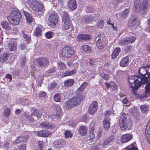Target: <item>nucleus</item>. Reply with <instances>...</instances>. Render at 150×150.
<instances>
[{
  "mask_svg": "<svg viewBox=\"0 0 150 150\" xmlns=\"http://www.w3.org/2000/svg\"><path fill=\"white\" fill-rule=\"evenodd\" d=\"M59 108L58 111H57L56 113H54L51 115L50 118L52 120H56L60 117V114L61 112V110L60 106L59 107Z\"/></svg>",
  "mask_w": 150,
  "mask_h": 150,
  "instance_id": "5701e85b",
  "label": "nucleus"
},
{
  "mask_svg": "<svg viewBox=\"0 0 150 150\" xmlns=\"http://www.w3.org/2000/svg\"><path fill=\"white\" fill-rule=\"evenodd\" d=\"M98 103L96 101H94L89 106L88 112L91 115H93L97 110Z\"/></svg>",
  "mask_w": 150,
  "mask_h": 150,
  "instance_id": "ddd939ff",
  "label": "nucleus"
},
{
  "mask_svg": "<svg viewBox=\"0 0 150 150\" xmlns=\"http://www.w3.org/2000/svg\"><path fill=\"white\" fill-rule=\"evenodd\" d=\"M23 13L26 18L27 22L29 24L33 22L34 20V18L30 13L23 11Z\"/></svg>",
  "mask_w": 150,
  "mask_h": 150,
  "instance_id": "4be33fe9",
  "label": "nucleus"
},
{
  "mask_svg": "<svg viewBox=\"0 0 150 150\" xmlns=\"http://www.w3.org/2000/svg\"><path fill=\"white\" fill-rule=\"evenodd\" d=\"M111 114V112L110 110H107L105 112V118H109V116Z\"/></svg>",
  "mask_w": 150,
  "mask_h": 150,
  "instance_id": "4d7b16f0",
  "label": "nucleus"
},
{
  "mask_svg": "<svg viewBox=\"0 0 150 150\" xmlns=\"http://www.w3.org/2000/svg\"><path fill=\"white\" fill-rule=\"evenodd\" d=\"M127 117L126 114L122 113L121 115L119 120V125L122 129L126 130L127 128L128 124L127 122Z\"/></svg>",
  "mask_w": 150,
  "mask_h": 150,
  "instance_id": "423d86ee",
  "label": "nucleus"
},
{
  "mask_svg": "<svg viewBox=\"0 0 150 150\" xmlns=\"http://www.w3.org/2000/svg\"><path fill=\"white\" fill-rule=\"evenodd\" d=\"M132 134H127L122 135L121 137V141L123 143L127 142L132 139Z\"/></svg>",
  "mask_w": 150,
  "mask_h": 150,
  "instance_id": "a211bd4d",
  "label": "nucleus"
},
{
  "mask_svg": "<svg viewBox=\"0 0 150 150\" xmlns=\"http://www.w3.org/2000/svg\"><path fill=\"white\" fill-rule=\"evenodd\" d=\"M142 112L144 113L146 112L148 110V108L146 105H141L140 107Z\"/></svg>",
  "mask_w": 150,
  "mask_h": 150,
  "instance_id": "a18cd8bd",
  "label": "nucleus"
},
{
  "mask_svg": "<svg viewBox=\"0 0 150 150\" xmlns=\"http://www.w3.org/2000/svg\"><path fill=\"white\" fill-rule=\"evenodd\" d=\"M66 143L65 141L63 139H59L54 141L53 143V147L57 149H60L63 147Z\"/></svg>",
  "mask_w": 150,
  "mask_h": 150,
  "instance_id": "9b49d317",
  "label": "nucleus"
},
{
  "mask_svg": "<svg viewBox=\"0 0 150 150\" xmlns=\"http://www.w3.org/2000/svg\"><path fill=\"white\" fill-rule=\"evenodd\" d=\"M8 47L11 51H14L16 49V45L13 41H10L8 44Z\"/></svg>",
  "mask_w": 150,
  "mask_h": 150,
  "instance_id": "79ce46f5",
  "label": "nucleus"
},
{
  "mask_svg": "<svg viewBox=\"0 0 150 150\" xmlns=\"http://www.w3.org/2000/svg\"><path fill=\"white\" fill-rule=\"evenodd\" d=\"M68 7L71 10H75L77 8L76 0H69L67 3Z\"/></svg>",
  "mask_w": 150,
  "mask_h": 150,
  "instance_id": "f3484780",
  "label": "nucleus"
},
{
  "mask_svg": "<svg viewBox=\"0 0 150 150\" xmlns=\"http://www.w3.org/2000/svg\"><path fill=\"white\" fill-rule=\"evenodd\" d=\"M90 38V36L86 34H79L77 36V40L78 41L86 40Z\"/></svg>",
  "mask_w": 150,
  "mask_h": 150,
  "instance_id": "412c9836",
  "label": "nucleus"
},
{
  "mask_svg": "<svg viewBox=\"0 0 150 150\" xmlns=\"http://www.w3.org/2000/svg\"><path fill=\"white\" fill-rule=\"evenodd\" d=\"M110 87L113 90H116L117 88V86L116 84L114 82H111L110 83Z\"/></svg>",
  "mask_w": 150,
  "mask_h": 150,
  "instance_id": "de8ad7c7",
  "label": "nucleus"
},
{
  "mask_svg": "<svg viewBox=\"0 0 150 150\" xmlns=\"http://www.w3.org/2000/svg\"><path fill=\"white\" fill-rule=\"evenodd\" d=\"M53 33L50 31H48L45 33V36L48 38H51L52 36Z\"/></svg>",
  "mask_w": 150,
  "mask_h": 150,
  "instance_id": "3c124183",
  "label": "nucleus"
},
{
  "mask_svg": "<svg viewBox=\"0 0 150 150\" xmlns=\"http://www.w3.org/2000/svg\"><path fill=\"white\" fill-rule=\"evenodd\" d=\"M64 23V27L65 30H68L71 26V24L70 23L69 19L64 20L62 21Z\"/></svg>",
  "mask_w": 150,
  "mask_h": 150,
  "instance_id": "c9c22d12",
  "label": "nucleus"
},
{
  "mask_svg": "<svg viewBox=\"0 0 150 150\" xmlns=\"http://www.w3.org/2000/svg\"><path fill=\"white\" fill-rule=\"evenodd\" d=\"M142 2L140 0H135L134 3V10L137 11L141 9Z\"/></svg>",
  "mask_w": 150,
  "mask_h": 150,
  "instance_id": "393cba45",
  "label": "nucleus"
},
{
  "mask_svg": "<svg viewBox=\"0 0 150 150\" xmlns=\"http://www.w3.org/2000/svg\"><path fill=\"white\" fill-rule=\"evenodd\" d=\"M4 115L6 117H8L10 114V110L9 108L7 107L4 108Z\"/></svg>",
  "mask_w": 150,
  "mask_h": 150,
  "instance_id": "c03bdc74",
  "label": "nucleus"
},
{
  "mask_svg": "<svg viewBox=\"0 0 150 150\" xmlns=\"http://www.w3.org/2000/svg\"><path fill=\"white\" fill-rule=\"evenodd\" d=\"M128 9H125L121 14V18L123 20L126 19L128 16L129 13Z\"/></svg>",
  "mask_w": 150,
  "mask_h": 150,
  "instance_id": "4c0bfd02",
  "label": "nucleus"
},
{
  "mask_svg": "<svg viewBox=\"0 0 150 150\" xmlns=\"http://www.w3.org/2000/svg\"><path fill=\"white\" fill-rule=\"evenodd\" d=\"M24 115L25 117L28 119V120L31 121H34V120L33 117L32 116H36L38 118H40L42 115V112L38 110L35 109L32 110L31 116L26 113Z\"/></svg>",
  "mask_w": 150,
  "mask_h": 150,
  "instance_id": "0eeeda50",
  "label": "nucleus"
},
{
  "mask_svg": "<svg viewBox=\"0 0 150 150\" xmlns=\"http://www.w3.org/2000/svg\"><path fill=\"white\" fill-rule=\"evenodd\" d=\"M26 61V58L25 57H22L21 59V65L22 67H23L25 66Z\"/></svg>",
  "mask_w": 150,
  "mask_h": 150,
  "instance_id": "13d9d810",
  "label": "nucleus"
},
{
  "mask_svg": "<svg viewBox=\"0 0 150 150\" xmlns=\"http://www.w3.org/2000/svg\"><path fill=\"white\" fill-rule=\"evenodd\" d=\"M110 119L109 118H105L103 122V125L106 129H108L110 126Z\"/></svg>",
  "mask_w": 150,
  "mask_h": 150,
  "instance_id": "cd10ccee",
  "label": "nucleus"
},
{
  "mask_svg": "<svg viewBox=\"0 0 150 150\" xmlns=\"http://www.w3.org/2000/svg\"><path fill=\"white\" fill-rule=\"evenodd\" d=\"M40 126L42 128L50 129L51 128L52 126L47 122H43L40 124Z\"/></svg>",
  "mask_w": 150,
  "mask_h": 150,
  "instance_id": "e433bc0d",
  "label": "nucleus"
},
{
  "mask_svg": "<svg viewBox=\"0 0 150 150\" xmlns=\"http://www.w3.org/2000/svg\"><path fill=\"white\" fill-rule=\"evenodd\" d=\"M21 17V14L17 10L12 11L7 17V19L10 23L14 25L19 24V21Z\"/></svg>",
  "mask_w": 150,
  "mask_h": 150,
  "instance_id": "7ed1b4c3",
  "label": "nucleus"
},
{
  "mask_svg": "<svg viewBox=\"0 0 150 150\" xmlns=\"http://www.w3.org/2000/svg\"><path fill=\"white\" fill-rule=\"evenodd\" d=\"M97 25L99 28H102L104 25L103 21H99Z\"/></svg>",
  "mask_w": 150,
  "mask_h": 150,
  "instance_id": "69168bd1",
  "label": "nucleus"
},
{
  "mask_svg": "<svg viewBox=\"0 0 150 150\" xmlns=\"http://www.w3.org/2000/svg\"><path fill=\"white\" fill-rule=\"evenodd\" d=\"M64 135L65 137L67 138H71L72 137V134L69 131H66L64 133Z\"/></svg>",
  "mask_w": 150,
  "mask_h": 150,
  "instance_id": "603ef678",
  "label": "nucleus"
},
{
  "mask_svg": "<svg viewBox=\"0 0 150 150\" xmlns=\"http://www.w3.org/2000/svg\"><path fill=\"white\" fill-rule=\"evenodd\" d=\"M84 98V96L83 94H78L66 102L64 104V107L67 109H70L79 104Z\"/></svg>",
  "mask_w": 150,
  "mask_h": 150,
  "instance_id": "f03ea898",
  "label": "nucleus"
},
{
  "mask_svg": "<svg viewBox=\"0 0 150 150\" xmlns=\"http://www.w3.org/2000/svg\"><path fill=\"white\" fill-rule=\"evenodd\" d=\"M60 14L62 18V21L69 19V15L67 12L65 11H61L60 12Z\"/></svg>",
  "mask_w": 150,
  "mask_h": 150,
  "instance_id": "c756f323",
  "label": "nucleus"
},
{
  "mask_svg": "<svg viewBox=\"0 0 150 150\" xmlns=\"http://www.w3.org/2000/svg\"><path fill=\"white\" fill-rule=\"evenodd\" d=\"M97 46L101 50L103 49L104 48L103 44L101 42L97 43Z\"/></svg>",
  "mask_w": 150,
  "mask_h": 150,
  "instance_id": "680f3d73",
  "label": "nucleus"
},
{
  "mask_svg": "<svg viewBox=\"0 0 150 150\" xmlns=\"http://www.w3.org/2000/svg\"><path fill=\"white\" fill-rule=\"evenodd\" d=\"M87 130V127L86 126H82L79 127L78 132L80 135L84 136L86 134Z\"/></svg>",
  "mask_w": 150,
  "mask_h": 150,
  "instance_id": "a878e982",
  "label": "nucleus"
},
{
  "mask_svg": "<svg viewBox=\"0 0 150 150\" xmlns=\"http://www.w3.org/2000/svg\"><path fill=\"white\" fill-rule=\"evenodd\" d=\"M101 37V36L100 34H99L98 35L96 39V41L97 43L101 42V40L100 39Z\"/></svg>",
  "mask_w": 150,
  "mask_h": 150,
  "instance_id": "6e6d98bb",
  "label": "nucleus"
},
{
  "mask_svg": "<svg viewBox=\"0 0 150 150\" xmlns=\"http://www.w3.org/2000/svg\"><path fill=\"white\" fill-rule=\"evenodd\" d=\"M120 52V49L119 48L117 47L115 49L112 53L111 56L112 58H115L119 54Z\"/></svg>",
  "mask_w": 150,
  "mask_h": 150,
  "instance_id": "7c9ffc66",
  "label": "nucleus"
},
{
  "mask_svg": "<svg viewBox=\"0 0 150 150\" xmlns=\"http://www.w3.org/2000/svg\"><path fill=\"white\" fill-rule=\"evenodd\" d=\"M54 72V70L53 69H49L46 71L45 72V76L46 77H48L50 75L51 73Z\"/></svg>",
  "mask_w": 150,
  "mask_h": 150,
  "instance_id": "8fccbe9b",
  "label": "nucleus"
},
{
  "mask_svg": "<svg viewBox=\"0 0 150 150\" xmlns=\"http://www.w3.org/2000/svg\"><path fill=\"white\" fill-rule=\"evenodd\" d=\"M89 137L90 139H93L95 137V135L93 133V132H90L89 134Z\"/></svg>",
  "mask_w": 150,
  "mask_h": 150,
  "instance_id": "338daca9",
  "label": "nucleus"
},
{
  "mask_svg": "<svg viewBox=\"0 0 150 150\" xmlns=\"http://www.w3.org/2000/svg\"><path fill=\"white\" fill-rule=\"evenodd\" d=\"M129 63V58L127 57H123L120 62V66L122 67H126Z\"/></svg>",
  "mask_w": 150,
  "mask_h": 150,
  "instance_id": "6ab92c4d",
  "label": "nucleus"
},
{
  "mask_svg": "<svg viewBox=\"0 0 150 150\" xmlns=\"http://www.w3.org/2000/svg\"><path fill=\"white\" fill-rule=\"evenodd\" d=\"M138 20L137 17L135 15H133L128 21V25L130 27H133L137 24Z\"/></svg>",
  "mask_w": 150,
  "mask_h": 150,
  "instance_id": "2eb2a0df",
  "label": "nucleus"
},
{
  "mask_svg": "<svg viewBox=\"0 0 150 150\" xmlns=\"http://www.w3.org/2000/svg\"><path fill=\"white\" fill-rule=\"evenodd\" d=\"M125 150H138V149L133 146H131L126 148Z\"/></svg>",
  "mask_w": 150,
  "mask_h": 150,
  "instance_id": "864d4df0",
  "label": "nucleus"
},
{
  "mask_svg": "<svg viewBox=\"0 0 150 150\" xmlns=\"http://www.w3.org/2000/svg\"><path fill=\"white\" fill-rule=\"evenodd\" d=\"M99 16L98 13L96 14H93V15L88 16L82 18V21L84 23L88 24L92 22L93 21H97Z\"/></svg>",
  "mask_w": 150,
  "mask_h": 150,
  "instance_id": "6e6552de",
  "label": "nucleus"
},
{
  "mask_svg": "<svg viewBox=\"0 0 150 150\" xmlns=\"http://www.w3.org/2000/svg\"><path fill=\"white\" fill-rule=\"evenodd\" d=\"M140 75L138 76H129L128 81L129 87L132 92L136 94V91L142 84L146 83L143 97H146L150 93V64L142 66L138 69Z\"/></svg>",
  "mask_w": 150,
  "mask_h": 150,
  "instance_id": "f257e3e1",
  "label": "nucleus"
},
{
  "mask_svg": "<svg viewBox=\"0 0 150 150\" xmlns=\"http://www.w3.org/2000/svg\"><path fill=\"white\" fill-rule=\"evenodd\" d=\"M82 49L85 52L90 53L91 52L92 50L90 47L87 45H83L82 46Z\"/></svg>",
  "mask_w": 150,
  "mask_h": 150,
  "instance_id": "ea45409f",
  "label": "nucleus"
},
{
  "mask_svg": "<svg viewBox=\"0 0 150 150\" xmlns=\"http://www.w3.org/2000/svg\"><path fill=\"white\" fill-rule=\"evenodd\" d=\"M145 131L146 139L150 144V120L147 125Z\"/></svg>",
  "mask_w": 150,
  "mask_h": 150,
  "instance_id": "aec40b11",
  "label": "nucleus"
},
{
  "mask_svg": "<svg viewBox=\"0 0 150 150\" xmlns=\"http://www.w3.org/2000/svg\"><path fill=\"white\" fill-rule=\"evenodd\" d=\"M59 86V84L57 82L53 81L52 83L48 85V89L50 91L56 89Z\"/></svg>",
  "mask_w": 150,
  "mask_h": 150,
  "instance_id": "b1692460",
  "label": "nucleus"
},
{
  "mask_svg": "<svg viewBox=\"0 0 150 150\" xmlns=\"http://www.w3.org/2000/svg\"><path fill=\"white\" fill-rule=\"evenodd\" d=\"M136 38L134 36H130L125 39H122L119 41V44L122 46L127 45L129 43H132L136 40Z\"/></svg>",
  "mask_w": 150,
  "mask_h": 150,
  "instance_id": "9d476101",
  "label": "nucleus"
},
{
  "mask_svg": "<svg viewBox=\"0 0 150 150\" xmlns=\"http://www.w3.org/2000/svg\"><path fill=\"white\" fill-rule=\"evenodd\" d=\"M23 35L24 38L25 39L26 41L28 42L30 40V37L28 35L23 33Z\"/></svg>",
  "mask_w": 150,
  "mask_h": 150,
  "instance_id": "bf43d9fd",
  "label": "nucleus"
},
{
  "mask_svg": "<svg viewBox=\"0 0 150 150\" xmlns=\"http://www.w3.org/2000/svg\"><path fill=\"white\" fill-rule=\"evenodd\" d=\"M27 140L26 137H19L17 138V139L14 141V143L15 144L20 143L21 142H25Z\"/></svg>",
  "mask_w": 150,
  "mask_h": 150,
  "instance_id": "f704fd0d",
  "label": "nucleus"
},
{
  "mask_svg": "<svg viewBox=\"0 0 150 150\" xmlns=\"http://www.w3.org/2000/svg\"><path fill=\"white\" fill-rule=\"evenodd\" d=\"M28 3L31 9L33 12L37 13L44 11L43 5L36 0H28Z\"/></svg>",
  "mask_w": 150,
  "mask_h": 150,
  "instance_id": "20e7f679",
  "label": "nucleus"
},
{
  "mask_svg": "<svg viewBox=\"0 0 150 150\" xmlns=\"http://www.w3.org/2000/svg\"><path fill=\"white\" fill-rule=\"evenodd\" d=\"M43 133L42 130L39 131L37 132L36 135L37 136L39 137H43Z\"/></svg>",
  "mask_w": 150,
  "mask_h": 150,
  "instance_id": "0e129e2a",
  "label": "nucleus"
},
{
  "mask_svg": "<svg viewBox=\"0 0 150 150\" xmlns=\"http://www.w3.org/2000/svg\"><path fill=\"white\" fill-rule=\"evenodd\" d=\"M58 15L54 11H50L49 13L48 20L49 25L51 27L54 28L58 22Z\"/></svg>",
  "mask_w": 150,
  "mask_h": 150,
  "instance_id": "39448f33",
  "label": "nucleus"
},
{
  "mask_svg": "<svg viewBox=\"0 0 150 150\" xmlns=\"http://www.w3.org/2000/svg\"><path fill=\"white\" fill-rule=\"evenodd\" d=\"M20 46L21 50H25L26 48V46L23 43H21L20 45Z\"/></svg>",
  "mask_w": 150,
  "mask_h": 150,
  "instance_id": "774afa93",
  "label": "nucleus"
},
{
  "mask_svg": "<svg viewBox=\"0 0 150 150\" xmlns=\"http://www.w3.org/2000/svg\"><path fill=\"white\" fill-rule=\"evenodd\" d=\"M5 77L8 79L7 81L9 82L11 81L12 79L11 76L9 74H6V76Z\"/></svg>",
  "mask_w": 150,
  "mask_h": 150,
  "instance_id": "e2e57ef3",
  "label": "nucleus"
},
{
  "mask_svg": "<svg viewBox=\"0 0 150 150\" xmlns=\"http://www.w3.org/2000/svg\"><path fill=\"white\" fill-rule=\"evenodd\" d=\"M38 145L39 146L40 150H43L42 142V141H39L38 142Z\"/></svg>",
  "mask_w": 150,
  "mask_h": 150,
  "instance_id": "052dcab7",
  "label": "nucleus"
},
{
  "mask_svg": "<svg viewBox=\"0 0 150 150\" xmlns=\"http://www.w3.org/2000/svg\"><path fill=\"white\" fill-rule=\"evenodd\" d=\"M66 66L65 64L62 62L58 63V68L59 70H65L66 68Z\"/></svg>",
  "mask_w": 150,
  "mask_h": 150,
  "instance_id": "a19ab883",
  "label": "nucleus"
},
{
  "mask_svg": "<svg viewBox=\"0 0 150 150\" xmlns=\"http://www.w3.org/2000/svg\"><path fill=\"white\" fill-rule=\"evenodd\" d=\"M1 25L3 28L5 30H9L11 29L10 25L8 22L3 21L1 22Z\"/></svg>",
  "mask_w": 150,
  "mask_h": 150,
  "instance_id": "473e14b6",
  "label": "nucleus"
},
{
  "mask_svg": "<svg viewBox=\"0 0 150 150\" xmlns=\"http://www.w3.org/2000/svg\"><path fill=\"white\" fill-rule=\"evenodd\" d=\"M74 51L69 46H66L62 50V54L64 58L69 57L74 53Z\"/></svg>",
  "mask_w": 150,
  "mask_h": 150,
  "instance_id": "1a4fd4ad",
  "label": "nucleus"
},
{
  "mask_svg": "<svg viewBox=\"0 0 150 150\" xmlns=\"http://www.w3.org/2000/svg\"><path fill=\"white\" fill-rule=\"evenodd\" d=\"M97 63L96 60L94 59H90L88 62V63L91 67L94 66Z\"/></svg>",
  "mask_w": 150,
  "mask_h": 150,
  "instance_id": "37998d69",
  "label": "nucleus"
},
{
  "mask_svg": "<svg viewBox=\"0 0 150 150\" xmlns=\"http://www.w3.org/2000/svg\"><path fill=\"white\" fill-rule=\"evenodd\" d=\"M54 100L56 102H59L61 100V96L59 94H55L54 97Z\"/></svg>",
  "mask_w": 150,
  "mask_h": 150,
  "instance_id": "49530a36",
  "label": "nucleus"
},
{
  "mask_svg": "<svg viewBox=\"0 0 150 150\" xmlns=\"http://www.w3.org/2000/svg\"><path fill=\"white\" fill-rule=\"evenodd\" d=\"M8 54L7 53L1 54L0 55V62L2 64L7 61L8 59Z\"/></svg>",
  "mask_w": 150,
  "mask_h": 150,
  "instance_id": "bb28decb",
  "label": "nucleus"
},
{
  "mask_svg": "<svg viewBox=\"0 0 150 150\" xmlns=\"http://www.w3.org/2000/svg\"><path fill=\"white\" fill-rule=\"evenodd\" d=\"M87 86V83L86 82H83L78 88L77 90V92L79 93L81 92H83L85 88Z\"/></svg>",
  "mask_w": 150,
  "mask_h": 150,
  "instance_id": "58836bf2",
  "label": "nucleus"
},
{
  "mask_svg": "<svg viewBox=\"0 0 150 150\" xmlns=\"http://www.w3.org/2000/svg\"><path fill=\"white\" fill-rule=\"evenodd\" d=\"M43 28L41 25H39L34 29L33 31V35L36 37H39L42 35Z\"/></svg>",
  "mask_w": 150,
  "mask_h": 150,
  "instance_id": "4468645a",
  "label": "nucleus"
},
{
  "mask_svg": "<svg viewBox=\"0 0 150 150\" xmlns=\"http://www.w3.org/2000/svg\"><path fill=\"white\" fill-rule=\"evenodd\" d=\"M149 7V4L147 0H142L141 9L144 10Z\"/></svg>",
  "mask_w": 150,
  "mask_h": 150,
  "instance_id": "72a5a7b5",
  "label": "nucleus"
},
{
  "mask_svg": "<svg viewBox=\"0 0 150 150\" xmlns=\"http://www.w3.org/2000/svg\"><path fill=\"white\" fill-rule=\"evenodd\" d=\"M100 75L103 78L106 80H108L109 78V76L108 75L104 73H101Z\"/></svg>",
  "mask_w": 150,
  "mask_h": 150,
  "instance_id": "5fc2aeb1",
  "label": "nucleus"
},
{
  "mask_svg": "<svg viewBox=\"0 0 150 150\" xmlns=\"http://www.w3.org/2000/svg\"><path fill=\"white\" fill-rule=\"evenodd\" d=\"M36 63L40 66L44 67L48 65L49 63L48 59L45 58H38Z\"/></svg>",
  "mask_w": 150,
  "mask_h": 150,
  "instance_id": "f8f14e48",
  "label": "nucleus"
},
{
  "mask_svg": "<svg viewBox=\"0 0 150 150\" xmlns=\"http://www.w3.org/2000/svg\"><path fill=\"white\" fill-rule=\"evenodd\" d=\"M114 139V137L113 135L108 136L103 141L102 145L103 147H105L106 146L109 144L110 143L113 142Z\"/></svg>",
  "mask_w": 150,
  "mask_h": 150,
  "instance_id": "dca6fc26",
  "label": "nucleus"
},
{
  "mask_svg": "<svg viewBox=\"0 0 150 150\" xmlns=\"http://www.w3.org/2000/svg\"><path fill=\"white\" fill-rule=\"evenodd\" d=\"M76 70L75 69H73L71 71L67 70L64 72L63 74V75L64 77L69 76H72L76 73Z\"/></svg>",
  "mask_w": 150,
  "mask_h": 150,
  "instance_id": "c85d7f7f",
  "label": "nucleus"
},
{
  "mask_svg": "<svg viewBox=\"0 0 150 150\" xmlns=\"http://www.w3.org/2000/svg\"><path fill=\"white\" fill-rule=\"evenodd\" d=\"M43 137H47L49 136L51 134L50 131L48 130H42Z\"/></svg>",
  "mask_w": 150,
  "mask_h": 150,
  "instance_id": "09e8293b",
  "label": "nucleus"
},
{
  "mask_svg": "<svg viewBox=\"0 0 150 150\" xmlns=\"http://www.w3.org/2000/svg\"><path fill=\"white\" fill-rule=\"evenodd\" d=\"M74 82V79H68L64 81V84L66 86H71L73 85Z\"/></svg>",
  "mask_w": 150,
  "mask_h": 150,
  "instance_id": "2f4dec72",
  "label": "nucleus"
}]
</instances>
